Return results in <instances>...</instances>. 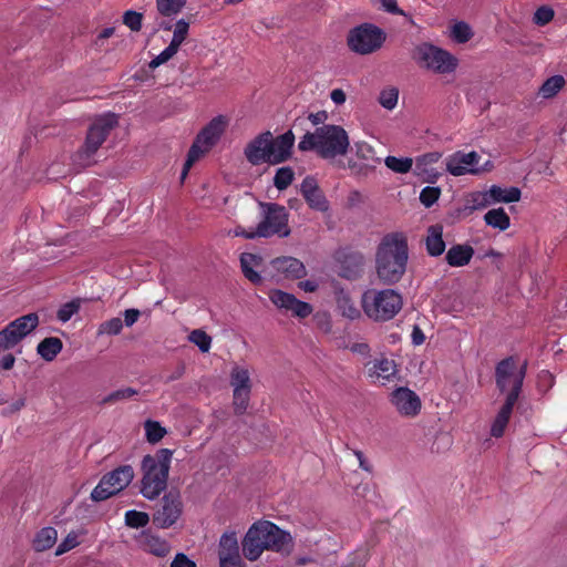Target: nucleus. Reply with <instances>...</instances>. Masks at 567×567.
I'll list each match as a JSON object with an SVG mask.
<instances>
[{
  "instance_id": "1",
  "label": "nucleus",
  "mask_w": 567,
  "mask_h": 567,
  "mask_svg": "<svg viewBox=\"0 0 567 567\" xmlns=\"http://www.w3.org/2000/svg\"><path fill=\"white\" fill-rule=\"evenodd\" d=\"M527 362L517 369L514 357L501 360L495 367V384L501 394H505V402L497 412L492 425L491 435L502 437L509 422L513 409L522 393L526 377Z\"/></svg>"
},
{
  "instance_id": "2",
  "label": "nucleus",
  "mask_w": 567,
  "mask_h": 567,
  "mask_svg": "<svg viewBox=\"0 0 567 567\" xmlns=\"http://www.w3.org/2000/svg\"><path fill=\"white\" fill-rule=\"evenodd\" d=\"M409 245L403 233H390L382 237L375 251V272L386 286L398 284L406 271Z\"/></svg>"
},
{
  "instance_id": "3",
  "label": "nucleus",
  "mask_w": 567,
  "mask_h": 567,
  "mask_svg": "<svg viewBox=\"0 0 567 567\" xmlns=\"http://www.w3.org/2000/svg\"><path fill=\"white\" fill-rule=\"evenodd\" d=\"M293 145L295 134L292 131H287L276 137L270 131H266L246 145L244 154L248 163L254 166L264 163L277 165L290 159Z\"/></svg>"
},
{
  "instance_id": "4",
  "label": "nucleus",
  "mask_w": 567,
  "mask_h": 567,
  "mask_svg": "<svg viewBox=\"0 0 567 567\" xmlns=\"http://www.w3.org/2000/svg\"><path fill=\"white\" fill-rule=\"evenodd\" d=\"M291 543L292 538L289 533L269 520H258L249 527L241 542V547L244 556L248 560L255 561L265 550L289 551Z\"/></svg>"
},
{
  "instance_id": "5",
  "label": "nucleus",
  "mask_w": 567,
  "mask_h": 567,
  "mask_svg": "<svg viewBox=\"0 0 567 567\" xmlns=\"http://www.w3.org/2000/svg\"><path fill=\"white\" fill-rule=\"evenodd\" d=\"M173 451L161 449L154 455L143 457L141 470V493L147 499H154L166 489Z\"/></svg>"
},
{
  "instance_id": "6",
  "label": "nucleus",
  "mask_w": 567,
  "mask_h": 567,
  "mask_svg": "<svg viewBox=\"0 0 567 567\" xmlns=\"http://www.w3.org/2000/svg\"><path fill=\"white\" fill-rule=\"evenodd\" d=\"M364 313L377 322L393 319L403 306V298L394 289H369L361 299Z\"/></svg>"
},
{
  "instance_id": "7",
  "label": "nucleus",
  "mask_w": 567,
  "mask_h": 567,
  "mask_svg": "<svg viewBox=\"0 0 567 567\" xmlns=\"http://www.w3.org/2000/svg\"><path fill=\"white\" fill-rule=\"evenodd\" d=\"M228 121L226 116L218 115L209 121L197 134L193 142L184 167L181 174V179L184 181L190 167L219 141L220 136L227 127Z\"/></svg>"
},
{
  "instance_id": "8",
  "label": "nucleus",
  "mask_w": 567,
  "mask_h": 567,
  "mask_svg": "<svg viewBox=\"0 0 567 567\" xmlns=\"http://www.w3.org/2000/svg\"><path fill=\"white\" fill-rule=\"evenodd\" d=\"M412 58L420 68L439 74L452 73L458 64L457 59L449 51L429 42L416 45Z\"/></svg>"
},
{
  "instance_id": "9",
  "label": "nucleus",
  "mask_w": 567,
  "mask_h": 567,
  "mask_svg": "<svg viewBox=\"0 0 567 567\" xmlns=\"http://www.w3.org/2000/svg\"><path fill=\"white\" fill-rule=\"evenodd\" d=\"M385 39L386 34L381 28L364 22L349 30L347 44L352 52L367 55L378 51Z\"/></svg>"
},
{
  "instance_id": "10",
  "label": "nucleus",
  "mask_w": 567,
  "mask_h": 567,
  "mask_svg": "<svg viewBox=\"0 0 567 567\" xmlns=\"http://www.w3.org/2000/svg\"><path fill=\"white\" fill-rule=\"evenodd\" d=\"M118 117L114 113L97 116L90 125L83 146L78 156L81 159H90L105 142L110 133L117 126Z\"/></svg>"
},
{
  "instance_id": "11",
  "label": "nucleus",
  "mask_w": 567,
  "mask_h": 567,
  "mask_svg": "<svg viewBox=\"0 0 567 567\" xmlns=\"http://www.w3.org/2000/svg\"><path fill=\"white\" fill-rule=\"evenodd\" d=\"M264 212L262 220L257 225V235L259 238H269L279 236L288 237L290 228L288 226L289 214L285 206L277 203H260Z\"/></svg>"
},
{
  "instance_id": "12",
  "label": "nucleus",
  "mask_w": 567,
  "mask_h": 567,
  "mask_svg": "<svg viewBox=\"0 0 567 567\" xmlns=\"http://www.w3.org/2000/svg\"><path fill=\"white\" fill-rule=\"evenodd\" d=\"M334 272L347 280L360 279L365 269V256L351 246L339 247L332 255Z\"/></svg>"
},
{
  "instance_id": "13",
  "label": "nucleus",
  "mask_w": 567,
  "mask_h": 567,
  "mask_svg": "<svg viewBox=\"0 0 567 567\" xmlns=\"http://www.w3.org/2000/svg\"><path fill=\"white\" fill-rule=\"evenodd\" d=\"M134 478V471L131 465H121L104 474L99 484L91 493L94 502L105 501L123 491Z\"/></svg>"
},
{
  "instance_id": "14",
  "label": "nucleus",
  "mask_w": 567,
  "mask_h": 567,
  "mask_svg": "<svg viewBox=\"0 0 567 567\" xmlns=\"http://www.w3.org/2000/svg\"><path fill=\"white\" fill-rule=\"evenodd\" d=\"M39 324L37 313H28L8 323L0 331V352L11 350Z\"/></svg>"
},
{
  "instance_id": "15",
  "label": "nucleus",
  "mask_w": 567,
  "mask_h": 567,
  "mask_svg": "<svg viewBox=\"0 0 567 567\" xmlns=\"http://www.w3.org/2000/svg\"><path fill=\"white\" fill-rule=\"evenodd\" d=\"M350 146L347 131L340 125H321V158L333 159L346 155Z\"/></svg>"
},
{
  "instance_id": "16",
  "label": "nucleus",
  "mask_w": 567,
  "mask_h": 567,
  "mask_svg": "<svg viewBox=\"0 0 567 567\" xmlns=\"http://www.w3.org/2000/svg\"><path fill=\"white\" fill-rule=\"evenodd\" d=\"M183 501L179 492L169 491L156 504L153 524L158 528L172 527L183 514Z\"/></svg>"
},
{
  "instance_id": "17",
  "label": "nucleus",
  "mask_w": 567,
  "mask_h": 567,
  "mask_svg": "<svg viewBox=\"0 0 567 567\" xmlns=\"http://www.w3.org/2000/svg\"><path fill=\"white\" fill-rule=\"evenodd\" d=\"M269 299L280 310L291 312L292 316L300 319L307 318L312 312V306L310 303L301 301L293 295L280 289L270 290Z\"/></svg>"
},
{
  "instance_id": "18",
  "label": "nucleus",
  "mask_w": 567,
  "mask_h": 567,
  "mask_svg": "<svg viewBox=\"0 0 567 567\" xmlns=\"http://www.w3.org/2000/svg\"><path fill=\"white\" fill-rule=\"evenodd\" d=\"M391 403L402 416L406 417L416 416L422 408L420 396L406 386H400L392 391Z\"/></svg>"
},
{
  "instance_id": "19",
  "label": "nucleus",
  "mask_w": 567,
  "mask_h": 567,
  "mask_svg": "<svg viewBox=\"0 0 567 567\" xmlns=\"http://www.w3.org/2000/svg\"><path fill=\"white\" fill-rule=\"evenodd\" d=\"M270 265L275 275L281 279L296 280L307 275L305 265L295 257H278Z\"/></svg>"
},
{
  "instance_id": "20",
  "label": "nucleus",
  "mask_w": 567,
  "mask_h": 567,
  "mask_svg": "<svg viewBox=\"0 0 567 567\" xmlns=\"http://www.w3.org/2000/svg\"><path fill=\"white\" fill-rule=\"evenodd\" d=\"M480 158V155L475 151L470 153L456 152L449 157L446 171L453 176L476 173L477 169L474 167L478 164Z\"/></svg>"
},
{
  "instance_id": "21",
  "label": "nucleus",
  "mask_w": 567,
  "mask_h": 567,
  "mask_svg": "<svg viewBox=\"0 0 567 567\" xmlns=\"http://www.w3.org/2000/svg\"><path fill=\"white\" fill-rule=\"evenodd\" d=\"M239 260L245 278L256 286L261 285L262 277L256 269L261 267L264 262L262 257L257 254L243 252Z\"/></svg>"
},
{
  "instance_id": "22",
  "label": "nucleus",
  "mask_w": 567,
  "mask_h": 567,
  "mask_svg": "<svg viewBox=\"0 0 567 567\" xmlns=\"http://www.w3.org/2000/svg\"><path fill=\"white\" fill-rule=\"evenodd\" d=\"M395 373V363L388 358L375 360L373 365L368 370V375L372 382H379L381 384H385L386 381H390Z\"/></svg>"
},
{
  "instance_id": "23",
  "label": "nucleus",
  "mask_w": 567,
  "mask_h": 567,
  "mask_svg": "<svg viewBox=\"0 0 567 567\" xmlns=\"http://www.w3.org/2000/svg\"><path fill=\"white\" fill-rule=\"evenodd\" d=\"M475 250L467 244H456L450 247L445 255V261L451 267H464L470 264Z\"/></svg>"
},
{
  "instance_id": "24",
  "label": "nucleus",
  "mask_w": 567,
  "mask_h": 567,
  "mask_svg": "<svg viewBox=\"0 0 567 567\" xmlns=\"http://www.w3.org/2000/svg\"><path fill=\"white\" fill-rule=\"evenodd\" d=\"M426 252L431 257H439L445 251V241L443 239V226L440 224L432 225L427 228L425 238Z\"/></svg>"
},
{
  "instance_id": "25",
  "label": "nucleus",
  "mask_w": 567,
  "mask_h": 567,
  "mask_svg": "<svg viewBox=\"0 0 567 567\" xmlns=\"http://www.w3.org/2000/svg\"><path fill=\"white\" fill-rule=\"evenodd\" d=\"M144 549L157 557H166L171 553V545L167 540L150 532H144L141 537Z\"/></svg>"
},
{
  "instance_id": "26",
  "label": "nucleus",
  "mask_w": 567,
  "mask_h": 567,
  "mask_svg": "<svg viewBox=\"0 0 567 567\" xmlns=\"http://www.w3.org/2000/svg\"><path fill=\"white\" fill-rule=\"evenodd\" d=\"M334 295L337 307L343 317L349 318L351 320L360 317V311L354 306L349 293L343 288H341L338 282H334Z\"/></svg>"
},
{
  "instance_id": "27",
  "label": "nucleus",
  "mask_w": 567,
  "mask_h": 567,
  "mask_svg": "<svg viewBox=\"0 0 567 567\" xmlns=\"http://www.w3.org/2000/svg\"><path fill=\"white\" fill-rule=\"evenodd\" d=\"M488 196L491 197L492 204L495 203H515L520 199L522 192L516 186L503 188L498 185H492L488 189Z\"/></svg>"
},
{
  "instance_id": "28",
  "label": "nucleus",
  "mask_w": 567,
  "mask_h": 567,
  "mask_svg": "<svg viewBox=\"0 0 567 567\" xmlns=\"http://www.w3.org/2000/svg\"><path fill=\"white\" fill-rule=\"evenodd\" d=\"M300 194L310 208L319 209V183L316 177L307 176L300 185Z\"/></svg>"
},
{
  "instance_id": "29",
  "label": "nucleus",
  "mask_w": 567,
  "mask_h": 567,
  "mask_svg": "<svg viewBox=\"0 0 567 567\" xmlns=\"http://www.w3.org/2000/svg\"><path fill=\"white\" fill-rule=\"evenodd\" d=\"M63 343L56 337L44 338L37 347L38 354L45 361H53L62 351Z\"/></svg>"
},
{
  "instance_id": "30",
  "label": "nucleus",
  "mask_w": 567,
  "mask_h": 567,
  "mask_svg": "<svg viewBox=\"0 0 567 567\" xmlns=\"http://www.w3.org/2000/svg\"><path fill=\"white\" fill-rule=\"evenodd\" d=\"M58 532L53 527L41 528L33 539V549L35 551H45L50 549L56 542Z\"/></svg>"
},
{
  "instance_id": "31",
  "label": "nucleus",
  "mask_w": 567,
  "mask_h": 567,
  "mask_svg": "<svg viewBox=\"0 0 567 567\" xmlns=\"http://www.w3.org/2000/svg\"><path fill=\"white\" fill-rule=\"evenodd\" d=\"M484 221L487 226L501 231L506 230L511 226V218L503 207L488 210L484 215Z\"/></svg>"
},
{
  "instance_id": "32",
  "label": "nucleus",
  "mask_w": 567,
  "mask_h": 567,
  "mask_svg": "<svg viewBox=\"0 0 567 567\" xmlns=\"http://www.w3.org/2000/svg\"><path fill=\"white\" fill-rule=\"evenodd\" d=\"M239 555V546L235 532L224 533L219 539L218 557H236Z\"/></svg>"
},
{
  "instance_id": "33",
  "label": "nucleus",
  "mask_w": 567,
  "mask_h": 567,
  "mask_svg": "<svg viewBox=\"0 0 567 567\" xmlns=\"http://www.w3.org/2000/svg\"><path fill=\"white\" fill-rule=\"evenodd\" d=\"M564 85L565 79L563 75H553L539 87V94L544 99H551L564 87Z\"/></svg>"
},
{
  "instance_id": "34",
  "label": "nucleus",
  "mask_w": 567,
  "mask_h": 567,
  "mask_svg": "<svg viewBox=\"0 0 567 567\" xmlns=\"http://www.w3.org/2000/svg\"><path fill=\"white\" fill-rule=\"evenodd\" d=\"M230 384L234 390H250V377L247 369L235 367L230 373Z\"/></svg>"
},
{
  "instance_id": "35",
  "label": "nucleus",
  "mask_w": 567,
  "mask_h": 567,
  "mask_svg": "<svg viewBox=\"0 0 567 567\" xmlns=\"http://www.w3.org/2000/svg\"><path fill=\"white\" fill-rule=\"evenodd\" d=\"M186 2L187 0H156V7L163 17H173L183 10Z\"/></svg>"
},
{
  "instance_id": "36",
  "label": "nucleus",
  "mask_w": 567,
  "mask_h": 567,
  "mask_svg": "<svg viewBox=\"0 0 567 567\" xmlns=\"http://www.w3.org/2000/svg\"><path fill=\"white\" fill-rule=\"evenodd\" d=\"M293 178L295 172L290 166L279 167L274 176V186L278 190H285L291 185Z\"/></svg>"
},
{
  "instance_id": "37",
  "label": "nucleus",
  "mask_w": 567,
  "mask_h": 567,
  "mask_svg": "<svg viewBox=\"0 0 567 567\" xmlns=\"http://www.w3.org/2000/svg\"><path fill=\"white\" fill-rule=\"evenodd\" d=\"M385 166L391 171L405 174L411 171L413 161L410 157H396L389 155L384 159Z\"/></svg>"
},
{
  "instance_id": "38",
  "label": "nucleus",
  "mask_w": 567,
  "mask_h": 567,
  "mask_svg": "<svg viewBox=\"0 0 567 567\" xmlns=\"http://www.w3.org/2000/svg\"><path fill=\"white\" fill-rule=\"evenodd\" d=\"M450 35L456 43H466L472 39L473 31L468 23L457 21L453 24Z\"/></svg>"
},
{
  "instance_id": "39",
  "label": "nucleus",
  "mask_w": 567,
  "mask_h": 567,
  "mask_svg": "<svg viewBox=\"0 0 567 567\" xmlns=\"http://www.w3.org/2000/svg\"><path fill=\"white\" fill-rule=\"evenodd\" d=\"M470 205L464 207L465 210L472 213L476 209L485 208L492 205L491 197L488 196V190L485 192H474L470 195L468 199Z\"/></svg>"
},
{
  "instance_id": "40",
  "label": "nucleus",
  "mask_w": 567,
  "mask_h": 567,
  "mask_svg": "<svg viewBox=\"0 0 567 567\" xmlns=\"http://www.w3.org/2000/svg\"><path fill=\"white\" fill-rule=\"evenodd\" d=\"M144 429L146 440L152 444L159 442L166 434L165 427H163L157 421L147 420L144 423Z\"/></svg>"
},
{
  "instance_id": "41",
  "label": "nucleus",
  "mask_w": 567,
  "mask_h": 567,
  "mask_svg": "<svg viewBox=\"0 0 567 567\" xmlns=\"http://www.w3.org/2000/svg\"><path fill=\"white\" fill-rule=\"evenodd\" d=\"M126 526L131 528H143L150 523V515L145 512L130 509L124 516Z\"/></svg>"
},
{
  "instance_id": "42",
  "label": "nucleus",
  "mask_w": 567,
  "mask_h": 567,
  "mask_svg": "<svg viewBox=\"0 0 567 567\" xmlns=\"http://www.w3.org/2000/svg\"><path fill=\"white\" fill-rule=\"evenodd\" d=\"M137 390L133 388H124L113 391L109 395L104 396L101 401L102 405L114 404L118 401L128 400L137 394Z\"/></svg>"
},
{
  "instance_id": "43",
  "label": "nucleus",
  "mask_w": 567,
  "mask_h": 567,
  "mask_svg": "<svg viewBox=\"0 0 567 567\" xmlns=\"http://www.w3.org/2000/svg\"><path fill=\"white\" fill-rule=\"evenodd\" d=\"M399 90L394 86L384 89L380 92L379 103L386 110H393L398 104Z\"/></svg>"
},
{
  "instance_id": "44",
  "label": "nucleus",
  "mask_w": 567,
  "mask_h": 567,
  "mask_svg": "<svg viewBox=\"0 0 567 567\" xmlns=\"http://www.w3.org/2000/svg\"><path fill=\"white\" fill-rule=\"evenodd\" d=\"M188 339L196 344L202 352H208L212 347V338L200 329L193 330Z\"/></svg>"
},
{
  "instance_id": "45",
  "label": "nucleus",
  "mask_w": 567,
  "mask_h": 567,
  "mask_svg": "<svg viewBox=\"0 0 567 567\" xmlns=\"http://www.w3.org/2000/svg\"><path fill=\"white\" fill-rule=\"evenodd\" d=\"M234 410L237 415L245 413L250 399V390H234Z\"/></svg>"
},
{
  "instance_id": "46",
  "label": "nucleus",
  "mask_w": 567,
  "mask_h": 567,
  "mask_svg": "<svg viewBox=\"0 0 567 567\" xmlns=\"http://www.w3.org/2000/svg\"><path fill=\"white\" fill-rule=\"evenodd\" d=\"M80 534L78 532H70L65 538L58 545L55 556H61L80 545Z\"/></svg>"
},
{
  "instance_id": "47",
  "label": "nucleus",
  "mask_w": 567,
  "mask_h": 567,
  "mask_svg": "<svg viewBox=\"0 0 567 567\" xmlns=\"http://www.w3.org/2000/svg\"><path fill=\"white\" fill-rule=\"evenodd\" d=\"M441 195V188L437 186H426L420 193V202L424 207L430 208L433 206Z\"/></svg>"
},
{
  "instance_id": "48",
  "label": "nucleus",
  "mask_w": 567,
  "mask_h": 567,
  "mask_svg": "<svg viewBox=\"0 0 567 567\" xmlns=\"http://www.w3.org/2000/svg\"><path fill=\"white\" fill-rule=\"evenodd\" d=\"M189 30V23L185 21L184 19L178 20L175 23V29L173 33V39L171 41V44H175L177 49L182 45V43L185 41Z\"/></svg>"
},
{
  "instance_id": "49",
  "label": "nucleus",
  "mask_w": 567,
  "mask_h": 567,
  "mask_svg": "<svg viewBox=\"0 0 567 567\" xmlns=\"http://www.w3.org/2000/svg\"><path fill=\"white\" fill-rule=\"evenodd\" d=\"M177 51H178V49L175 47V44H171L169 43L167 48H165L157 56H155L148 63V68L151 70H155L156 68H158L163 63H165L168 60H171L177 53Z\"/></svg>"
},
{
  "instance_id": "50",
  "label": "nucleus",
  "mask_w": 567,
  "mask_h": 567,
  "mask_svg": "<svg viewBox=\"0 0 567 567\" xmlns=\"http://www.w3.org/2000/svg\"><path fill=\"white\" fill-rule=\"evenodd\" d=\"M555 12L553 8L548 6H542L539 7L533 17V22L536 25L544 27L548 24L554 19Z\"/></svg>"
},
{
  "instance_id": "51",
  "label": "nucleus",
  "mask_w": 567,
  "mask_h": 567,
  "mask_svg": "<svg viewBox=\"0 0 567 567\" xmlns=\"http://www.w3.org/2000/svg\"><path fill=\"white\" fill-rule=\"evenodd\" d=\"M79 310L80 303L76 300H72L60 307L56 318L61 322H68Z\"/></svg>"
},
{
  "instance_id": "52",
  "label": "nucleus",
  "mask_w": 567,
  "mask_h": 567,
  "mask_svg": "<svg viewBox=\"0 0 567 567\" xmlns=\"http://www.w3.org/2000/svg\"><path fill=\"white\" fill-rule=\"evenodd\" d=\"M355 154L359 158H362L368 162H372L374 164H379L381 162L380 158L374 156L373 148L365 142L357 143L355 144Z\"/></svg>"
},
{
  "instance_id": "53",
  "label": "nucleus",
  "mask_w": 567,
  "mask_h": 567,
  "mask_svg": "<svg viewBox=\"0 0 567 567\" xmlns=\"http://www.w3.org/2000/svg\"><path fill=\"white\" fill-rule=\"evenodd\" d=\"M143 14L133 10H128L123 16V22L132 31H140L142 29Z\"/></svg>"
},
{
  "instance_id": "54",
  "label": "nucleus",
  "mask_w": 567,
  "mask_h": 567,
  "mask_svg": "<svg viewBox=\"0 0 567 567\" xmlns=\"http://www.w3.org/2000/svg\"><path fill=\"white\" fill-rule=\"evenodd\" d=\"M123 321L120 318H112L107 321H104L99 329L100 333H105L110 336L118 334L122 331Z\"/></svg>"
},
{
  "instance_id": "55",
  "label": "nucleus",
  "mask_w": 567,
  "mask_h": 567,
  "mask_svg": "<svg viewBox=\"0 0 567 567\" xmlns=\"http://www.w3.org/2000/svg\"><path fill=\"white\" fill-rule=\"evenodd\" d=\"M319 146V128L313 133H307L298 144L300 151H310Z\"/></svg>"
},
{
  "instance_id": "56",
  "label": "nucleus",
  "mask_w": 567,
  "mask_h": 567,
  "mask_svg": "<svg viewBox=\"0 0 567 567\" xmlns=\"http://www.w3.org/2000/svg\"><path fill=\"white\" fill-rule=\"evenodd\" d=\"M171 567H196V564L185 554L178 553L173 559Z\"/></svg>"
},
{
  "instance_id": "57",
  "label": "nucleus",
  "mask_w": 567,
  "mask_h": 567,
  "mask_svg": "<svg viewBox=\"0 0 567 567\" xmlns=\"http://www.w3.org/2000/svg\"><path fill=\"white\" fill-rule=\"evenodd\" d=\"M384 11L392 14L404 16V11L398 7L396 0H379Z\"/></svg>"
},
{
  "instance_id": "58",
  "label": "nucleus",
  "mask_w": 567,
  "mask_h": 567,
  "mask_svg": "<svg viewBox=\"0 0 567 567\" xmlns=\"http://www.w3.org/2000/svg\"><path fill=\"white\" fill-rule=\"evenodd\" d=\"M234 235L238 236V237L246 238V239H255V238L259 237V235H257V228L254 230L252 229L248 230L240 225H238L234 228Z\"/></svg>"
},
{
  "instance_id": "59",
  "label": "nucleus",
  "mask_w": 567,
  "mask_h": 567,
  "mask_svg": "<svg viewBox=\"0 0 567 567\" xmlns=\"http://www.w3.org/2000/svg\"><path fill=\"white\" fill-rule=\"evenodd\" d=\"M365 563L367 559L364 555L354 553L349 557V560L344 567H364Z\"/></svg>"
},
{
  "instance_id": "60",
  "label": "nucleus",
  "mask_w": 567,
  "mask_h": 567,
  "mask_svg": "<svg viewBox=\"0 0 567 567\" xmlns=\"http://www.w3.org/2000/svg\"><path fill=\"white\" fill-rule=\"evenodd\" d=\"M219 567H244L240 556L219 558Z\"/></svg>"
},
{
  "instance_id": "61",
  "label": "nucleus",
  "mask_w": 567,
  "mask_h": 567,
  "mask_svg": "<svg viewBox=\"0 0 567 567\" xmlns=\"http://www.w3.org/2000/svg\"><path fill=\"white\" fill-rule=\"evenodd\" d=\"M140 315L141 312L137 309H126L124 311V323L127 327L133 326L138 320Z\"/></svg>"
},
{
  "instance_id": "62",
  "label": "nucleus",
  "mask_w": 567,
  "mask_h": 567,
  "mask_svg": "<svg viewBox=\"0 0 567 567\" xmlns=\"http://www.w3.org/2000/svg\"><path fill=\"white\" fill-rule=\"evenodd\" d=\"M350 350L353 353H359L363 357H370V346L365 342H355L350 346Z\"/></svg>"
},
{
  "instance_id": "63",
  "label": "nucleus",
  "mask_w": 567,
  "mask_h": 567,
  "mask_svg": "<svg viewBox=\"0 0 567 567\" xmlns=\"http://www.w3.org/2000/svg\"><path fill=\"white\" fill-rule=\"evenodd\" d=\"M354 455L357 456L358 461H359V466L360 468H362L363 471L368 472V473H372L373 471V467L372 465L368 462V460L365 458L364 454L362 451H359V450H354L353 451Z\"/></svg>"
},
{
  "instance_id": "64",
  "label": "nucleus",
  "mask_w": 567,
  "mask_h": 567,
  "mask_svg": "<svg viewBox=\"0 0 567 567\" xmlns=\"http://www.w3.org/2000/svg\"><path fill=\"white\" fill-rule=\"evenodd\" d=\"M330 99L336 103L337 105H341L346 102L347 95L342 89H334L331 94Z\"/></svg>"
}]
</instances>
